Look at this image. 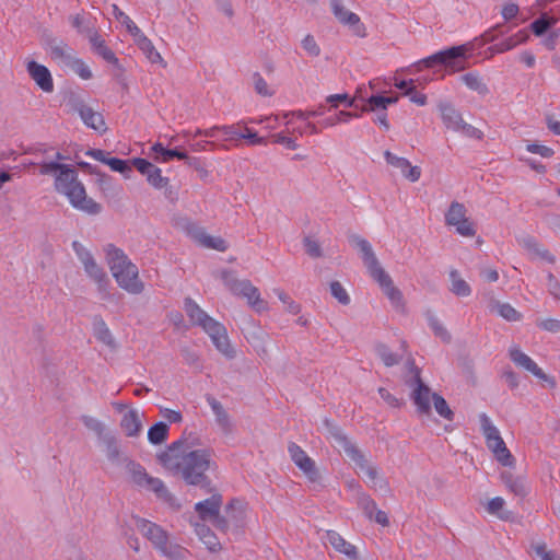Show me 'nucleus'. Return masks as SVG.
Here are the masks:
<instances>
[{
	"instance_id": "obj_1",
	"label": "nucleus",
	"mask_w": 560,
	"mask_h": 560,
	"mask_svg": "<svg viewBox=\"0 0 560 560\" xmlns=\"http://www.w3.org/2000/svg\"><path fill=\"white\" fill-rule=\"evenodd\" d=\"M183 445V441L174 442L167 451L159 456L161 464L173 474L180 475L187 485L209 488L211 480L207 476V471H215L218 468L212 451L198 448L180 452Z\"/></svg>"
},
{
	"instance_id": "obj_2",
	"label": "nucleus",
	"mask_w": 560,
	"mask_h": 560,
	"mask_svg": "<svg viewBox=\"0 0 560 560\" xmlns=\"http://www.w3.org/2000/svg\"><path fill=\"white\" fill-rule=\"evenodd\" d=\"M405 373L402 375L404 384L409 388V397L416 406L417 413L420 416H430L432 405L436 413L452 421L454 412L450 408L446 400L431 389V387L422 380L421 369L415 364L409 358L405 363Z\"/></svg>"
},
{
	"instance_id": "obj_3",
	"label": "nucleus",
	"mask_w": 560,
	"mask_h": 560,
	"mask_svg": "<svg viewBox=\"0 0 560 560\" xmlns=\"http://www.w3.org/2000/svg\"><path fill=\"white\" fill-rule=\"evenodd\" d=\"M329 436L334 439L336 446L340 452H343L346 456L354 464L355 468L359 469V474H363L368 483L373 488L384 489L388 488L387 481L380 476L376 466L372 465L365 457V454L352 442L343 431L330 422L325 420Z\"/></svg>"
},
{
	"instance_id": "obj_4",
	"label": "nucleus",
	"mask_w": 560,
	"mask_h": 560,
	"mask_svg": "<svg viewBox=\"0 0 560 560\" xmlns=\"http://www.w3.org/2000/svg\"><path fill=\"white\" fill-rule=\"evenodd\" d=\"M104 252L112 276L118 287L132 295L143 293L145 285L139 277V269L124 250L113 244H108L105 246Z\"/></svg>"
},
{
	"instance_id": "obj_5",
	"label": "nucleus",
	"mask_w": 560,
	"mask_h": 560,
	"mask_svg": "<svg viewBox=\"0 0 560 560\" xmlns=\"http://www.w3.org/2000/svg\"><path fill=\"white\" fill-rule=\"evenodd\" d=\"M55 188L58 192L67 196L74 208L90 214H96L101 211V206L86 197L85 189L78 180L75 171L69 165L65 164L56 175Z\"/></svg>"
},
{
	"instance_id": "obj_6",
	"label": "nucleus",
	"mask_w": 560,
	"mask_h": 560,
	"mask_svg": "<svg viewBox=\"0 0 560 560\" xmlns=\"http://www.w3.org/2000/svg\"><path fill=\"white\" fill-rule=\"evenodd\" d=\"M125 469L133 485L147 491H152L160 500L171 506L179 508V504L176 503V498L168 491L164 482L159 478L150 476L139 463L129 459L125 465Z\"/></svg>"
},
{
	"instance_id": "obj_7",
	"label": "nucleus",
	"mask_w": 560,
	"mask_h": 560,
	"mask_svg": "<svg viewBox=\"0 0 560 560\" xmlns=\"http://www.w3.org/2000/svg\"><path fill=\"white\" fill-rule=\"evenodd\" d=\"M479 422L486 444L495 460L504 467H514L515 458L506 447L498 428L491 422L490 418L486 413H480Z\"/></svg>"
},
{
	"instance_id": "obj_8",
	"label": "nucleus",
	"mask_w": 560,
	"mask_h": 560,
	"mask_svg": "<svg viewBox=\"0 0 560 560\" xmlns=\"http://www.w3.org/2000/svg\"><path fill=\"white\" fill-rule=\"evenodd\" d=\"M221 279L231 293L245 299L248 306L254 311L258 313L268 311L267 302L261 299L258 288L249 280L237 279L230 270L222 271Z\"/></svg>"
},
{
	"instance_id": "obj_9",
	"label": "nucleus",
	"mask_w": 560,
	"mask_h": 560,
	"mask_svg": "<svg viewBox=\"0 0 560 560\" xmlns=\"http://www.w3.org/2000/svg\"><path fill=\"white\" fill-rule=\"evenodd\" d=\"M445 225L454 229L462 237L471 238L477 234V225L469 217L468 209L459 201H452L444 214Z\"/></svg>"
},
{
	"instance_id": "obj_10",
	"label": "nucleus",
	"mask_w": 560,
	"mask_h": 560,
	"mask_svg": "<svg viewBox=\"0 0 560 560\" xmlns=\"http://www.w3.org/2000/svg\"><path fill=\"white\" fill-rule=\"evenodd\" d=\"M203 489L210 492L211 495L208 499L199 501L195 504V511L198 514V517L203 522H211L217 528L221 530H226L228 521L220 513L223 503L222 494L217 491L212 485L209 488Z\"/></svg>"
},
{
	"instance_id": "obj_11",
	"label": "nucleus",
	"mask_w": 560,
	"mask_h": 560,
	"mask_svg": "<svg viewBox=\"0 0 560 560\" xmlns=\"http://www.w3.org/2000/svg\"><path fill=\"white\" fill-rule=\"evenodd\" d=\"M439 112L446 129L462 132L468 138L481 139L483 133L481 130L464 121L462 114L448 102H441Z\"/></svg>"
},
{
	"instance_id": "obj_12",
	"label": "nucleus",
	"mask_w": 560,
	"mask_h": 560,
	"mask_svg": "<svg viewBox=\"0 0 560 560\" xmlns=\"http://www.w3.org/2000/svg\"><path fill=\"white\" fill-rule=\"evenodd\" d=\"M68 106L72 113H75L80 116L83 124L88 128H91L101 135L107 131V126L103 115L85 104L83 100L79 97H71L68 101Z\"/></svg>"
},
{
	"instance_id": "obj_13",
	"label": "nucleus",
	"mask_w": 560,
	"mask_h": 560,
	"mask_svg": "<svg viewBox=\"0 0 560 560\" xmlns=\"http://www.w3.org/2000/svg\"><path fill=\"white\" fill-rule=\"evenodd\" d=\"M467 50L466 45L454 46L448 49L438 51L436 54L424 58L421 62L428 68L435 63H440L451 68L453 71H459L465 68V65L460 59L465 58Z\"/></svg>"
},
{
	"instance_id": "obj_14",
	"label": "nucleus",
	"mask_w": 560,
	"mask_h": 560,
	"mask_svg": "<svg viewBox=\"0 0 560 560\" xmlns=\"http://www.w3.org/2000/svg\"><path fill=\"white\" fill-rule=\"evenodd\" d=\"M509 357L511 361L520 369L527 371L537 378L548 383L550 387L556 386V381L544 373V371L536 364V362L522 351L520 346L512 345L509 348Z\"/></svg>"
},
{
	"instance_id": "obj_15",
	"label": "nucleus",
	"mask_w": 560,
	"mask_h": 560,
	"mask_svg": "<svg viewBox=\"0 0 560 560\" xmlns=\"http://www.w3.org/2000/svg\"><path fill=\"white\" fill-rule=\"evenodd\" d=\"M288 452L291 460L300 469V471L312 482L319 479L315 462L296 443H289Z\"/></svg>"
},
{
	"instance_id": "obj_16",
	"label": "nucleus",
	"mask_w": 560,
	"mask_h": 560,
	"mask_svg": "<svg viewBox=\"0 0 560 560\" xmlns=\"http://www.w3.org/2000/svg\"><path fill=\"white\" fill-rule=\"evenodd\" d=\"M331 12L337 21L343 26L352 30L354 35L359 37L365 36V27L361 23L360 16L349 11L342 0H330Z\"/></svg>"
},
{
	"instance_id": "obj_17",
	"label": "nucleus",
	"mask_w": 560,
	"mask_h": 560,
	"mask_svg": "<svg viewBox=\"0 0 560 560\" xmlns=\"http://www.w3.org/2000/svg\"><path fill=\"white\" fill-rule=\"evenodd\" d=\"M203 330L219 352L229 359L235 357V350L230 342L226 328L221 323L213 319Z\"/></svg>"
},
{
	"instance_id": "obj_18",
	"label": "nucleus",
	"mask_w": 560,
	"mask_h": 560,
	"mask_svg": "<svg viewBox=\"0 0 560 560\" xmlns=\"http://www.w3.org/2000/svg\"><path fill=\"white\" fill-rule=\"evenodd\" d=\"M137 529L151 541L159 551L168 542V534L160 525L148 520L136 517Z\"/></svg>"
},
{
	"instance_id": "obj_19",
	"label": "nucleus",
	"mask_w": 560,
	"mask_h": 560,
	"mask_svg": "<svg viewBox=\"0 0 560 560\" xmlns=\"http://www.w3.org/2000/svg\"><path fill=\"white\" fill-rule=\"evenodd\" d=\"M372 279L378 284L383 293L390 301L392 305L399 311H404L405 301L401 291L394 284L392 277L384 269L378 271Z\"/></svg>"
},
{
	"instance_id": "obj_20",
	"label": "nucleus",
	"mask_w": 560,
	"mask_h": 560,
	"mask_svg": "<svg viewBox=\"0 0 560 560\" xmlns=\"http://www.w3.org/2000/svg\"><path fill=\"white\" fill-rule=\"evenodd\" d=\"M85 36L88 37L92 50L102 57L105 61L119 67V60L115 52L106 45L105 39L101 36L93 24H86Z\"/></svg>"
},
{
	"instance_id": "obj_21",
	"label": "nucleus",
	"mask_w": 560,
	"mask_h": 560,
	"mask_svg": "<svg viewBox=\"0 0 560 560\" xmlns=\"http://www.w3.org/2000/svg\"><path fill=\"white\" fill-rule=\"evenodd\" d=\"M243 334L259 357L268 355L267 345L269 336L252 318L247 319L246 327L243 328Z\"/></svg>"
},
{
	"instance_id": "obj_22",
	"label": "nucleus",
	"mask_w": 560,
	"mask_h": 560,
	"mask_svg": "<svg viewBox=\"0 0 560 560\" xmlns=\"http://www.w3.org/2000/svg\"><path fill=\"white\" fill-rule=\"evenodd\" d=\"M352 245H354L359 252L361 253V257L364 266L366 267L371 278L375 276L378 271L384 270L381 266L375 253L373 252L372 245L370 242L359 235H353L350 238Z\"/></svg>"
},
{
	"instance_id": "obj_23",
	"label": "nucleus",
	"mask_w": 560,
	"mask_h": 560,
	"mask_svg": "<svg viewBox=\"0 0 560 560\" xmlns=\"http://www.w3.org/2000/svg\"><path fill=\"white\" fill-rule=\"evenodd\" d=\"M26 70L28 75L43 92L51 93L54 91V80L46 66L40 65L35 60H30L26 63Z\"/></svg>"
},
{
	"instance_id": "obj_24",
	"label": "nucleus",
	"mask_w": 560,
	"mask_h": 560,
	"mask_svg": "<svg viewBox=\"0 0 560 560\" xmlns=\"http://www.w3.org/2000/svg\"><path fill=\"white\" fill-rule=\"evenodd\" d=\"M144 412L137 408L126 410L120 420V428L126 436L137 438L143 429Z\"/></svg>"
},
{
	"instance_id": "obj_25",
	"label": "nucleus",
	"mask_w": 560,
	"mask_h": 560,
	"mask_svg": "<svg viewBox=\"0 0 560 560\" xmlns=\"http://www.w3.org/2000/svg\"><path fill=\"white\" fill-rule=\"evenodd\" d=\"M384 156L386 162L393 167L399 170L406 179L412 183L419 180L421 176V168L419 166H412L407 159L397 156L390 151H385Z\"/></svg>"
},
{
	"instance_id": "obj_26",
	"label": "nucleus",
	"mask_w": 560,
	"mask_h": 560,
	"mask_svg": "<svg viewBox=\"0 0 560 560\" xmlns=\"http://www.w3.org/2000/svg\"><path fill=\"white\" fill-rule=\"evenodd\" d=\"M326 539L334 548L335 551L343 555L350 560H358V549L354 545L347 541L336 530H327Z\"/></svg>"
},
{
	"instance_id": "obj_27",
	"label": "nucleus",
	"mask_w": 560,
	"mask_h": 560,
	"mask_svg": "<svg viewBox=\"0 0 560 560\" xmlns=\"http://www.w3.org/2000/svg\"><path fill=\"white\" fill-rule=\"evenodd\" d=\"M102 443L105 448L106 458L113 465H126L130 458L124 454L117 439L113 435H104Z\"/></svg>"
},
{
	"instance_id": "obj_28",
	"label": "nucleus",
	"mask_w": 560,
	"mask_h": 560,
	"mask_svg": "<svg viewBox=\"0 0 560 560\" xmlns=\"http://www.w3.org/2000/svg\"><path fill=\"white\" fill-rule=\"evenodd\" d=\"M184 310L195 326H200L202 329L207 327L214 318L210 317L195 301L190 298L185 299Z\"/></svg>"
},
{
	"instance_id": "obj_29",
	"label": "nucleus",
	"mask_w": 560,
	"mask_h": 560,
	"mask_svg": "<svg viewBox=\"0 0 560 560\" xmlns=\"http://www.w3.org/2000/svg\"><path fill=\"white\" fill-rule=\"evenodd\" d=\"M192 238L198 245L205 248L214 249L218 252H225L228 249V243L224 238L221 236L211 235L202 229L194 232Z\"/></svg>"
},
{
	"instance_id": "obj_30",
	"label": "nucleus",
	"mask_w": 560,
	"mask_h": 560,
	"mask_svg": "<svg viewBox=\"0 0 560 560\" xmlns=\"http://www.w3.org/2000/svg\"><path fill=\"white\" fill-rule=\"evenodd\" d=\"M190 524L194 526L195 533L198 536V538L202 541V544L207 547L209 551L218 552L221 550V544L215 534L210 529V527L198 522H190Z\"/></svg>"
},
{
	"instance_id": "obj_31",
	"label": "nucleus",
	"mask_w": 560,
	"mask_h": 560,
	"mask_svg": "<svg viewBox=\"0 0 560 560\" xmlns=\"http://www.w3.org/2000/svg\"><path fill=\"white\" fill-rule=\"evenodd\" d=\"M50 56L62 67H69L77 57L75 51L62 40L50 46Z\"/></svg>"
},
{
	"instance_id": "obj_32",
	"label": "nucleus",
	"mask_w": 560,
	"mask_h": 560,
	"mask_svg": "<svg viewBox=\"0 0 560 560\" xmlns=\"http://www.w3.org/2000/svg\"><path fill=\"white\" fill-rule=\"evenodd\" d=\"M207 401L215 416L218 425L224 433H230L232 431L233 423L223 405L212 396L207 397Z\"/></svg>"
},
{
	"instance_id": "obj_33",
	"label": "nucleus",
	"mask_w": 560,
	"mask_h": 560,
	"mask_svg": "<svg viewBox=\"0 0 560 560\" xmlns=\"http://www.w3.org/2000/svg\"><path fill=\"white\" fill-rule=\"evenodd\" d=\"M460 81L471 91L479 95H487L489 86L478 72H468L460 77Z\"/></svg>"
},
{
	"instance_id": "obj_34",
	"label": "nucleus",
	"mask_w": 560,
	"mask_h": 560,
	"mask_svg": "<svg viewBox=\"0 0 560 560\" xmlns=\"http://www.w3.org/2000/svg\"><path fill=\"white\" fill-rule=\"evenodd\" d=\"M501 479L513 494L522 498L527 494V488L523 477L514 476L510 471H504L501 474Z\"/></svg>"
},
{
	"instance_id": "obj_35",
	"label": "nucleus",
	"mask_w": 560,
	"mask_h": 560,
	"mask_svg": "<svg viewBox=\"0 0 560 560\" xmlns=\"http://www.w3.org/2000/svg\"><path fill=\"white\" fill-rule=\"evenodd\" d=\"M451 287L450 291L456 296L466 298L471 294V288L468 282L460 276L459 271L452 269L450 271Z\"/></svg>"
},
{
	"instance_id": "obj_36",
	"label": "nucleus",
	"mask_w": 560,
	"mask_h": 560,
	"mask_svg": "<svg viewBox=\"0 0 560 560\" xmlns=\"http://www.w3.org/2000/svg\"><path fill=\"white\" fill-rule=\"evenodd\" d=\"M85 273L98 285L100 290H105L108 282L107 275L95 259L83 265Z\"/></svg>"
},
{
	"instance_id": "obj_37",
	"label": "nucleus",
	"mask_w": 560,
	"mask_h": 560,
	"mask_svg": "<svg viewBox=\"0 0 560 560\" xmlns=\"http://www.w3.org/2000/svg\"><path fill=\"white\" fill-rule=\"evenodd\" d=\"M500 317L505 319L506 322H520L523 318L521 312H518L514 306L510 303L503 302H494L491 307Z\"/></svg>"
},
{
	"instance_id": "obj_38",
	"label": "nucleus",
	"mask_w": 560,
	"mask_h": 560,
	"mask_svg": "<svg viewBox=\"0 0 560 560\" xmlns=\"http://www.w3.org/2000/svg\"><path fill=\"white\" fill-rule=\"evenodd\" d=\"M532 552L538 560H560V555L557 551L549 549L544 540L533 541L530 544Z\"/></svg>"
},
{
	"instance_id": "obj_39",
	"label": "nucleus",
	"mask_w": 560,
	"mask_h": 560,
	"mask_svg": "<svg viewBox=\"0 0 560 560\" xmlns=\"http://www.w3.org/2000/svg\"><path fill=\"white\" fill-rule=\"evenodd\" d=\"M505 501L501 497H494L488 501L486 510L489 514L498 516L502 521L511 518V512L504 510Z\"/></svg>"
},
{
	"instance_id": "obj_40",
	"label": "nucleus",
	"mask_w": 560,
	"mask_h": 560,
	"mask_svg": "<svg viewBox=\"0 0 560 560\" xmlns=\"http://www.w3.org/2000/svg\"><path fill=\"white\" fill-rule=\"evenodd\" d=\"M136 45L141 49V51L145 55V57L152 62V63H162L163 58L161 54L155 49L152 42L144 36L143 38H140Z\"/></svg>"
},
{
	"instance_id": "obj_41",
	"label": "nucleus",
	"mask_w": 560,
	"mask_h": 560,
	"mask_svg": "<svg viewBox=\"0 0 560 560\" xmlns=\"http://www.w3.org/2000/svg\"><path fill=\"white\" fill-rule=\"evenodd\" d=\"M81 421L84 424V427L96 434V436L102 441L104 435H109V433H106V427L105 424L98 420L95 417H92L90 415H82Z\"/></svg>"
},
{
	"instance_id": "obj_42",
	"label": "nucleus",
	"mask_w": 560,
	"mask_h": 560,
	"mask_svg": "<svg viewBox=\"0 0 560 560\" xmlns=\"http://www.w3.org/2000/svg\"><path fill=\"white\" fill-rule=\"evenodd\" d=\"M94 336L104 345L114 348L116 346L115 338L104 320L100 319L94 324Z\"/></svg>"
},
{
	"instance_id": "obj_43",
	"label": "nucleus",
	"mask_w": 560,
	"mask_h": 560,
	"mask_svg": "<svg viewBox=\"0 0 560 560\" xmlns=\"http://www.w3.org/2000/svg\"><path fill=\"white\" fill-rule=\"evenodd\" d=\"M168 425L165 422H158L148 431V440L151 444L158 445L163 443L167 438Z\"/></svg>"
},
{
	"instance_id": "obj_44",
	"label": "nucleus",
	"mask_w": 560,
	"mask_h": 560,
	"mask_svg": "<svg viewBox=\"0 0 560 560\" xmlns=\"http://www.w3.org/2000/svg\"><path fill=\"white\" fill-rule=\"evenodd\" d=\"M159 552L168 560H185L186 555L188 553L184 547L177 544H171L170 541L159 550Z\"/></svg>"
},
{
	"instance_id": "obj_45",
	"label": "nucleus",
	"mask_w": 560,
	"mask_h": 560,
	"mask_svg": "<svg viewBox=\"0 0 560 560\" xmlns=\"http://www.w3.org/2000/svg\"><path fill=\"white\" fill-rule=\"evenodd\" d=\"M376 352H377V355L381 358V360L383 361V363L386 365V366H393L395 364H397L401 359L402 357L397 354V353H394L387 346L385 345H378L376 347Z\"/></svg>"
},
{
	"instance_id": "obj_46",
	"label": "nucleus",
	"mask_w": 560,
	"mask_h": 560,
	"mask_svg": "<svg viewBox=\"0 0 560 560\" xmlns=\"http://www.w3.org/2000/svg\"><path fill=\"white\" fill-rule=\"evenodd\" d=\"M68 68L71 69L82 80H90L93 77L90 67L83 59L79 57H75Z\"/></svg>"
},
{
	"instance_id": "obj_47",
	"label": "nucleus",
	"mask_w": 560,
	"mask_h": 560,
	"mask_svg": "<svg viewBox=\"0 0 560 560\" xmlns=\"http://www.w3.org/2000/svg\"><path fill=\"white\" fill-rule=\"evenodd\" d=\"M429 325L432 328L434 335L439 337L442 341L448 343L451 341V334L446 329V327L440 322V319L435 316L429 317Z\"/></svg>"
},
{
	"instance_id": "obj_48",
	"label": "nucleus",
	"mask_w": 560,
	"mask_h": 560,
	"mask_svg": "<svg viewBox=\"0 0 560 560\" xmlns=\"http://www.w3.org/2000/svg\"><path fill=\"white\" fill-rule=\"evenodd\" d=\"M358 505L364 511L365 515L371 520L374 511L377 509L374 500L363 491L358 494Z\"/></svg>"
},
{
	"instance_id": "obj_49",
	"label": "nucleus",
	"mask_w": 560,
	"mask_h": 560,
	"mask_svg": "<svg viewBox=\"0 0 560 560\" xmlns=\"http://www.w3.org/2000/svg\"><path fill=\"white\" fill-rule=\"evenodd\" d=\"M273 292L278 299L285 305V311L292 315H296L301 312V305L292 300L283 290L275 289Z\"/></svg>"
},
{
	"instance_id": "obj_50",
	"label": "nucleus",
	"mask_w": 560,
	"mask_h": 560,
	"mask_svg": "<svg viewBox=\"0 0 560 560\" xmlns=\"http://www.w3.org/2000/svg\"><path fill=\"white\" fill-rule=\"evenodd\" d=\"M331 295L342 305L350 303V296L339 281H331L329 284Z\"/></svg>"
},
{
	"instance_id": "obj_51",
	"label": "nucleus",
	"mask_w": 560,
	"mask_h": 560,
	"mask_svg": "<svg viewBox=\"0 0 560 560\" xmlns=\"http://www.w3.org/2000/svg\"><path fill=\"white\" fill-rule=\"evenodd\" d=\"M147 180L155 189H162L163 187L167 186L170 179L162 176L161 170L155 166L147 176Z\"/></svg>"
},
{
	"instance_id": "obj_52",
	"label": "nucleus",
	"mask_w": 560,
	"mask_h": 560,
	"mask_svg": "<svg viewBox=\"0 0 560 560\" xmlns=\"http://www.w3.org/2000/svg\"><path fill=\"white\" fill-rule=\"evenodd\" d=\"M520 245L526 249L533 257L536 256V254L541 248V244L538 243V241L533 236H524L518 240Z\"/></svg>"
},
{
	"instance_id": "obj_53",
	"label": "nucleus",
	"mask_w": 560,
	"mask_h": 560,
	"mask_svg": "<svg viewBox=\"0 0 560 560\" xmlns=\"http://www.w3.org/2000/svg\"><path fill=\"white\" fill-rule=\"evenodd\" d=\"M303 244L308 256L313 258H319L323 256L320 244L316 240L305 237L303 240Z\"/></svg>"
},
{
	"instance_id": "obj_54",
	"label": "nucleus",
	"mask_w": 560,
	"mask_h": 560,
	"mask_svg": "<svg viewBox=\"0 0 560 560\" xmlns=\"http://www.w3.org/2000/svg\"><path fill=\"white\" fill-rule=\"evenodd\" d=\"M302 47L311 57H317L320 54V47L312 35H306L302 39Z\"/></svg>"
},
{
	"instance_id": "obj_55",
	"label": "nucleus",
	"mask_w": 560,
	"mask_h": 560,
	"mask_svg": "<svg viewBox=\"0 0 560 560\" xmlns=\"http://www.w3.org/2000/svg\"><path fill=\"white\" fill-rule=\"evenodd\" d=\"M72 248H73L74 253L77 254V256H78V258H79V260L81 261L82 265H85L90 260L94 259V257L91 254V252L88 248H85V246L82 243H80L79 241H74L72 243Z\"/></svg>"
},
{
	"instance_id": "obj_56",
	"label": "nucleus",
	"mask_w": 560,
	"mask_h": 560,
	"mask_svg": "<svg viewBox=\"0 0 560 560\" xmlns=\"http://www.w3.org/2000/svg\"><path fill=\"white\" fill-rule=\"evenodd\" d=\"M555 23V20H548L544 16L537 19L530 24V28L536 36H541Z\"/></svg>"
},
{
	"instance_id": "obj_57",
	"label": "nucleus",
	"mask_w": 560,
	"mask_h": 560,
	"mask_svg": "<svg viewBox=\"0 0 560 560\" xmlns=\"http://www.w3.org/2000/svg\"><path fill=\"white\" fill-rule=\"evenodd\" d=\"M105 164H107L113 171L121 174L131 172V167L128 165L127 161L118 158H109L107 161H105Z\"/></svg>"
},
{
	"instance_id": "obj_58",
	"label": "nucleus",
	"mask_w": 560,
	"mask_h": 560,
	"mask_svg": "<svg viewBox=\"0 0 560 560\" xmlns=\"http://www.w3.org/2000/svg\"><path fill=\"white\" fill-rule=\"evenodd\" d=\"M378 394L390 408H400L404 405L401 399L394 396L388 389L384 387L378 388Z\"/></svg>"
},
{
	"instance_id": "obj_59",
	"label": "nucleus",
	"mask_w": 560,
	"mask_h": 560,
	"mask_svg": "<svg viewBox=\"0 0 560 560\" xmlns=\"http://www.w3.org/2000/svg\"><path fill=\"white\" fill-rule=\"evenodd\" d=\"M537 326L549 332H559L560 331V319L558 318H544L537 322Z\"/></svg>"
},
{
	"instance_id": "obj_60",
	"label": "nucleus",
	"mask_w": 560,
	"mask_h": 560,
	"mask_svg": "<svg viewBox=\"0 0 560 560\" xmlns=\"http://www.w3.org/2000/svg\"><path fill=\"white\" fill-rule=\"evenodd\" d=\"M526 150L530 153L539 154L542 158H551L555 154L551 148L538 143H528Z\"/></svg>"
},
{
	"instance_id": "obj_61",
	"label": "nucleus",
	"mask_w": 560,
	"mask_h": 560,
	"mask_svg": "<svg viewBox=\"0 0 560 560\" xmlns=\"http://www.w3.org/2000/svg\"><path fill=\"white\" fill-rule=\"evenodd\" d=\"M254 86H255V91L259 95H262V96H271L272 95V92L270 91L267 82L259 73H256L254 75Z\"/></svg>"
},
{
	"instance_id": "obj_62",
	"label": "nucleus",
	"mask_w": 560,
	"mask_h": 560,
	"mask_svg": "<svg viewBox=\"0 0 560 560\" xmlns=\"http://www.w3.org/2000/svg\"><path fill=\"white\" fill-rule=\"evenodd\" d=\"M71 25L77 30L79 34L85 35L86 24H92L82 14L78 13L69 18Z\"/></svg>"
},
{
	"instance_id": "obj_63",
	"label": "nucleus",
	"mask_w": 560,
	"mask_h": 560,
	"mask_svg": "<svg viewBox=\"0 0 560 560\" xmlns=\"http://www.w3.org/2000/svg\"><path fill=\"white\" fill-rule=\"evenodd\" d=\"M135 167L145 177L149 175L150 172L155 167L152 163L147 161L145 159L137 158L132 161Z\"/></svg>"
},
{
	"instance_id": "obj_64",
	"label": "nucleus",
	"mask_w": 560,
	"mask_h": 560,
	"mask_svg": "<svg viewBox=\"0 0 560 560\" xmlns=\"http://www.w3.org/2000/svg\"><path fill=\"white\" fill-rule=\"evenodd\" d=\"M549 293L560 301V280H558L551 272L547 275Z\"/></svg>"
}]
</instances>
